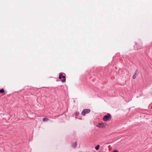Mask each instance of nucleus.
I'll return each instance as SVG.
<instances>
[{"mask_svg":"<svg viewBox=\"0 0 152 152\" xmlns=\"http://www.w3.org/2000/svg\"><path fill=\"white\" fill-rule=\"evenodd\" d=\"M111 118V116L110 113H107V115L104 116L103 118V120L104 121H107L110 120Z\"/></svg>","mask_w":152,"mask_h":152,"instance_id":"1","label":"nucleus"},{"mask_svg":"<svg viewBox=\"0 0 152 152\" xmlns=\"http://www.w3.org/2000/svg\"><path fill=\"white\" fill-rule=\"evenodd\" d=\"M62 78L63 79L61 81L62 82L64 83L66 81V78L65 76H63V74L60 73H59V75L58 78L60 79H61Z\"/></svg>","mask_w":152,"mask_h":152,"instance_id":"2","label":"nucleus"},{"mask_svg":"<svg viewBox=\"0 0 152 152\" xmlns=\"http://www.w3.org/2000/svg\"><path fill=\"white\" fill-rule=\"evenodd\" d=\"M90 112V110L89 109H84L81 113L82 115H85L86 114L89 113Z\"/></svg>","mask_w":152,"mask_h":152,"instance_id":"3","label":"nucleus"},{"mask_svg":"<svg viewBox=\"0 0 152 152\" xmlns=\"http://www.w3.org/2000/svg\"><path fill=\"white\" fill-rule=\"evenodd\" d=\"M96 126L100 128H104L105 127V125L103 123H99Z\"/></svg>","mask_w":152,"mask_h":152,"instance_id":"4","label":"nucleus"},{"mask_svg":"<svg viewBox=\"0 0 152 152\" xmlns=\"http://www.w3.org/2000/svg\"><path fill=\"white\" fill-rule=\"evenodd\" d=\"M139 72L137 69L136 70L132 77V78L133 79H134L136 78V77L138 75Z\"/></svg>","mask_w":152,"mask_h":152,"instance_id":"5","label":"nucleus"},{"mask_svg":"<svg viewBox=\"0 0 152 152\" xmlns=\"http://www.w3.org/2000/svg\"><path fill=\"white\" fill-rule=\"evenodd\" d=\"M77 142H75V143L74 144H73L72 145V147L74 148H75L77 145Z\"/></svg>","mask_w":152,"mask_h":152,"instance_id":"6","label":"nucleus"},{"mask_svg":"<svg viewBox=\"0 0 152 152\" xmlns=\"http://www.w3.org/2000/svg\"><path fill=\"white\" fill-rule=\"evenodd\" d=\"M49 120V119L48 118H43V121H48Z\"/></svg>","mask_w":152,"mask_h":152,"instance_id":"7","label":"nucleus"},{"mask_svg":"<svg viewBox=\"0 0 152 152\" xmlns=\"http://www.w3.org/2000/svg\"><path fill=\"white\" fill-rule=\"evenodd\" d=\"M100 146L99 145H97L95 147V149L96 150H98Z\"/></svg>","mask_w":152,"mask_h":152,"instance_id":"8","label":"nucleus"},{"mask_svg":"<svg viewBox=\"0 0 152 152\" xmlns=\"http://www.w3.org/2000/svg\"><path fill=\"white\" fill-rule=\"evenodd\" d=\"M4 90L3 89H1L0 90V93H4Z\"/></svg>","mask_w":152,"mask_h":152,"instance_id":"9","label":"nucleus"},{"mask_svg":"<svg viewBox=\"0 0 152 152\" xmlns=\"http://www.w3.org/2000/svg\"><path fill=\"white\" fill-rule=\"evenodd\" d=\"M79 114V113L78 112H77L76 113L75 115L76 116H78V115Z\"/></svg>","mask_w":152,"mask_h":152,"instance_id":"10","label":"nucleus"},{"mask_svg":"<svg viewBox=\"0 0 152 152\" xmlns=\"http://www.w3.org/2000/svg\"><path fill=\"white\" fill-rule=\"evenodd\" d=\"M113 152H118V151L117 150H115L113 151Z\"/></svg>","mask_w":152,"mask_h":152,"instance_id":"11","label":"nucleus"},{"mask_svg":"<svg viewBox=\"0 0 152 152\" xmlns=\"http://www.w3.org/2000/svg\"><path fill=\"white\" fill-rule=\"evenodd\" d=\"M136 46V45H134V48H135V47Z\"/></svg>","mask_w":152,"mask_h":152,"instance_id":"12","label":"nucleus"}]
</instances>
